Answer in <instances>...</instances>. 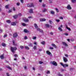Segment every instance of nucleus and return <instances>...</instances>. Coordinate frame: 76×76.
Instances as JSON below:
<instances>
[{
    "label": "nucleus",
    "instance_id": "52",
    "mask_svg": "<svg viewBox=\"0 0 76 76\" xmlns=\"http://www.w3.org/2000/svg\"><path fill=\"white\" fill-rule=\"evenodd\" d=\"M15 57H18V55L17 54H15L14 55Z\"/></svg>",
    "mask_w": 76,
    "mask_h": 76
},
{
    "label": "nucleus",
    "instance_id": "21",
    "mask_svg": "<svg viewBox=\"0 0 76 76\" xmlns=\"http://www.w3.org/2000/svg\"><path fill=\"white\" fill-rule=\"evenodd\" d=\"M45 27L46 28H49L50 26V25L48 24H46L45 25Z\"/></svg>",
    "mask_w": 76,
    "mask_h": 76
},
{
    "label": "nucleus",
    "instance_id": "27",
    "mask_svg": "<svg viewBox=\"0 0 76 76\" xmlns=\"http://www.w3.org/2000/svg\"><path fill=\"white\" fill-rule=\"evenodd\" d=\"M49 22L50 24H51V25H52V24H53V21H51V20H50L49 21Z\"/></svg>",
    "mask_w": 76,
    "mask_h": 76
},
{
    "label": "nucleus",
    "instance_id": "16",
    "mask_svg": "<svg viewBox=\"0 0 76 76\" xmlns=\"http://www.w3.org/2000/svg\"><path fill=\"white\" fill-rule=\"evenodd\" d=\"M24 32L25 33H28V32H29V31H28L26 29H24Z\"/></svg>",
    "mask_w": 76,
    "mask_h": 76
},
{
    "label": "nucleus",
    "instance_id": "29",
    "mask_svg": "<svg viewBox=\"0 0 76 76\" xmlns=\"http://www.w3.org/2000/svg\"><path fill=\"white\" fill-rule=\"evenodd\" d=\"M71 1L72 3H76V0H71Z\"/></svg>",
    "mask_w": 76,
    "mask_h": 76
},
{
    "label": "nucleus",
    "instance_id": "24",
    "mask_svg": "<svg viewBox=\"0 0 76 76\" xmlns=\"http://www.w3.org/2000/svg\"><path fill=\"white\" fill-rule=\"evenodd\" d=\"M25 48H26V50H29V48L27 46H26L25 47Z\"/></svg>",
    "mask_w": 76,
    "mask_h": 76
},
{
    "label": "nucleus",
    "instance_id": "32",
    "mask_svg": "<svg viewBox=\"0 0 76 76\" xmlns=\"http://www.w3.org/2000/svg\"><path fill=\"white\" fill-rule=\"evenodd\" d=\"M37 39V37H32L33 39Z\"/></svg>",
    "mask_w": 76,
    "mask_h": 76
},
{
    "label": "nucleus",
    "instance_id": "62",
    "mask_svg": "<svg viewBox=\"0 0 76 76\" xmlns=\"http://www.w3.org/2000/svg\"><path fill=\"white\" fill-rule=\"evenodd\" d=\"M33 70H35V68L34 67H33Z\"/></svg>",
    "mask_w": 76,
    "mask_h": 76
},
{
    "label": "nucleus",
    "instance_id": "13",
    "mask_svg": "<svg viewBox=\"0 0 76 76\" xmlns=\"http://www.w3.org/2000/svg\"><path fill=\"white\" fill-rule=\"evenodd\" d=\"M63 59H64V62H67V61L68 60H67V58H66L65 57H63Z\"/></svg>",
    "mask_w": 76,
    "mask_h": 76
},
{
    "label": "nucleus",
    "instance_id": "31",
    "mask_svg": "<svg viewBox=\"0 0 76 76\" xmlns=\"http://www.w3.org/2000/svg\"><path fill=\"white\" fill-rule=\"evenodd\" d=\"M2 45L3 47H6V44H5V43H3L2 44Z\"/></svg>",
    "mask_w": 76,
    "mask_h": 76
},
{
    "label": "nucleus",
    "instance_id": "59",
    "mask_svg": "<svg viewBox=\"0 0 76 76\" xmlns=\"http://www.w3.org/2000/svg\"><path fill=\"white\" fill-rule=\"evenodd\" d=\"M61 72H64V70L63 69H61Z\"/></svg>",
    "mask_w": 76,
    "mask_h": 76
},
{
    "label": "nucleus",
    "instance_id": "25",
    "mask_svg": "<svg viewBox=\"0 0 76 76\" xmlns=\"http://www.w3.org/2000/svg\"><path fill=\"white\" fill-rule=\"evenodd\" d=\"M0 57L1 59H3L4 58V56L3 55H1L0 56Z\"/></svg>",
    "mask_w": 76,
    "mask_h": 76
},
{
    "label": "nucleus",
    "instance_id": "26",
    "mask_svg": "<svg viewBox=\"0 0 76 76\" xmlns=\"http://www.w3.org/2000/svg\"><path fill=\"white\" fill-rule=\"evenodd\" d=\"M66 28H67V29H68V30H69V31H71V29H70V28L67 27V26L66 25Z\"/></svg>",
    "mask_w": 76,
    "mask_h": 76
},
{
    "label": "nucleus",
    "instance_id": "17",
    "mask_svg": "<svg viewBox=\"0 0 76 76\" xmlns=\"http://www.w3.org/2000/svg\"><path fill=\"white\" fill-rule=\"evenodd\" d=\"M29 11L30 13H33V10L32 9L29 10Z\"/></svg>",
    "mask_w": 76,
    "mask_h": 76
},
{
    "label": "nucleus",
    "instance_id": "4",
    "mask_svg": "<svg viewBox=\"0 0 76 76\" xmlns=\"http://www.w3.org/2000/svg\"><path fill=\"white\" fill-rule=\"evenodd\" d=\"M23 20L25 22H29V19L26 18H23Z\"/></svg>",
    "mask_w": 76,
    "mask_h": 76
},
{
    "label": "nucleus",
    "instance_id": "64",
    "mask_svg": "<svg viewBox=\"0 0 76 76\" xmlns=\"http://www.w3.org/2000/svg\"><path fill=\"white\" fill-rule=\"evenodd\" d=\"M42 6L43 7H45V4H44L42 5Z\"/></svg>",
    "mask_w": 76,
    "mask_h": 76
},
{
    "label": "nucleus",
    "instance_id": "18",
    "mask_svg": "<svg viewBox=\"0 0 76 76\" xmlns=\"http://www.w3.org/2000/svg\"><path fill=\"white\" fill-rule=\"evenodd\" d=\"M22 26H27V25L24 23H22Z\"/></svg>",
    "mask_w": 76,
    "mask_h": 76
},
{
    "label": "nucleus",
    "instance_id": "14",
    "mask_svg": "<svg viewBox=\"0 0 76 76\" xmlns=\"http://www.w3.org/2000/svg\"><path fill=\"white\" fill-rule=\"evenodd\" d=\"M11 25L12 26H16V23H15V22H12L11 23Z\"/></svg>",
    "mask_w": 76,
    "mask_h": 76
},
{
    "label": "nucleus",
    "instance_id": "55",
    "mask_svg": "<svg viewBox=\"0 0 76 76\" xmlns=\"http://www.w3.org/2000/svg\"><path fill=\"white\" fill-rule=\"evenodd\" d=\"M65 56L66 57H68V55H67V54H65Z\"/></svg>",
    "mask_w": 76,
    "mask_h": 76
},
{
    "label": "nucleus",
    "instance_id": "7",
    "mask_svg": "<svg viewBox=\"0 0 76 76\" xmlns=\"http://www.w3.org/2000/svg\"><path fill=\"white\" fill-rule=\"evenodd\" d=\"M63 28V25H61L60 26V27H59L58 28V30L60 31H63V30L62 29V28Z\"/></svg>",
    "mask_w": 76,
    "mask_h": 76
},
{
    "label": "nucleus",
    "instance_id": "36",
    "mask_svg": "<svg viewBox=\"0 0 76 76\" xmlns=\"http://www.w3.org/2000/svg\"><path fill=\"white\" fill-rule=\"evenodd\" d=\"M24 39H28V37H27V36H26L24 37Z\"/></svg>",
    "mask_w": 76,
    "mask_h": 76
},
{
    "label": "nucleus",
    "instance_id": "1",
    "mask_svg": "<svg viewBox=\"0 0 76 76\" xmlns=\"http://www.w3.org/2000/svg\"><path fill=\"white\" fill-rule=\"evenodd\" d=\"M11 51L13 53H15V51L17 50V48L15 47H11Z\"/></svg>",
    "mask_w": 76,
    "mask_h": 76
},
{
    "label": "nucleus",
    "instance_id": "57",
    "mask_svg": "<svg viewBox=\"0 0 76 76\" xmlns=\"http://www.w3.org/2000/svg\"><path fill=\"white\" fill-rule=\"evenodd\" d=\"M8 12L9 13H11V12H12V10H9Z\"/></svg>",
    "mask_w": 76,
    "mask_h": 76
},
{
    "label": "nucleus",
    "instance_id": "10",
    "mask_svg": "<svg viewBox=\"0 0 76 76\" xmlns=\"http://www.w3.org/2000/svg\"><path fill=\"white\" fill-rule=\"evenodd\" d=\"M67 9H68V10H71V9H72V7L70 6V5H68L67 6Z\"/></svg>",
    "mask_w": 76,
    "mask_h": 76
},
{
    "label": "nucleus",
    "instance_id": "33",
    "mask_svg": "<svg viewBox=\"0 0 76 76\" xmlns=\"http://www.w3.org/2000/svg\"><path fill=\"white\" fill-rule=\"evenodd\" d=\"M7 23H10L11 22L10 21V20H7Z\"/></svg>",
    "mask_w": 76,
    "mask_h": 76
},
{
    "label": "nucleus",
    "instance_id": "6",
    "mask_svg": "<svg viewBox=\"0 0 76 76\" xmlns=\"http://www.w3.org/2000/svg\"><path fill=\"white\" fill-rule=\"evenodd\" d=\"M46 53L47 54H48V55H49V56H52V54H51V53L49 51H47Z\"/></svg>",
    "mask_w": 76,
    "mask_h": 76
},
{
    "label": "nucleus",
    "instance_id": "58",
    "mask_svg": "<svg viewBox=\"0 0 76 76\" xmlns=\"http://www.w3.org/2000/svg\"><path fill=\"white\" fill-rule=\"evenodd\" d=\"M24 68L25 69H26V66H24Z\"/></svg>",
    "mask_w": 76,
    "mask_h": 76
},
{
    "label": "nucleus",
    "instance_id": "50",
    "mask_svg": "<svg viewBox=\"0 0 76 76\" xmlns=\"http://www.w3.org/2000/svg\"><path fill=\"white\" fill-rule=\"evenodd\" d=\"M16 4L17 6H19V5H20V3H17Z\"/></svg>",
    "mask_w": 76,
    "mask_h": 76
},
{
    "label": "nucleus",
    "instance_id": "51",
    "mask_svg": "<svg viewBox=\"0 0 76 76\" xmlns=\"http://www.w3.org/2000/svg\"><path fill=\"white\" fill-rule=\"evenodd\" d=\"M50 35H53V34H54L53 33V32H51L50 33Z\"/></svg>",
    "mask_w": 76,
    "mask_h": 76
},
{
    "label": "nucleus",
    "instance_id": "3",
    "mask_svg": "<svg viewBox=\"0 0 76 76\" xmlns=\"http://www.w3.org/2000/svg\"><path fill=\"white\" fill-rule=\"evenodd\" d=\"M60 64L61 66H63V67L65 68L67 67H68V64H64L63 63H60Z\"/></svg>",
    "mask_w": 76,
    "mask_h": 76
},
{
    "label": "nucleus",
    "instance_id": "40",
    "mask_svg": "<svg viewBox=\"0 0 76 76\" xmlns=\"http://www.w3.org/2000/svg\"><path fill=\"white\" fill-rule=\"evenodd\" d=\"M59 19H62V20L63 19V18L62 17H59Z\"/></svg>",
    "mask_w": 76,
    "mask_h": 76
},
{
    "label": "nucleus",
    "instance_id": "56",
    "mask_svg": "<svg viewBox=\"0 0 76 76\" xmlns=\"http://www.w3.org/2000/svg\"><path fill=\"white\" fill-rule=\"evenodd\" d=\"M13 10L14 11H15V10H16V9H15V7H13Z\"/></svg>",
    "mask_w": 76,
    "mask_h": 76
},
{
    "label": "nucleus",
    "instance_id": "49",
    "mask_svg": "<svg viewBox=\"0 0 76 76\" xmlns=\"http://www.w3.org/2000/svg\"><path fill=\"white\" fill-rule=\"evenodd\" d=\"M34 45H37V42H34Z\"/></svg>",
    "mask_w": 76,
    "mask_h": 76
},
{
    "label": "nucleus",
    "instance_id": "42",
    "mask_svg": "<svg viewBox=\"0 0 76 76\" xmlns=\"http://www.w3.org/2000/svg\"><path fill=\"white\" fill-rule=\"evenodd\" d=\"M29 46L30 47H32V46H33L32 44H31V43H30L29 44Z\"/></svg>",
    "mask_w": 76,
    "mask_h": 76
},
{
    "label": "nucleus",
    "instance_id": "61",
    "mask_svg": "<svg viewBox=\"0 0 76 76\" xmlns=\"http://www.w3.org/2000/svg\"><path fill=\"white\" fill-rule=\"evenodd\" d=\"M7 76H10L9 74V73H7Z\"/></svg>",
    "mask_w": 76,
    "mask_h": 76
},
{
    "label": "nucleus",
    "instance_id": "53",
    "mask_svg": "<svg viewBox=\"0 0 76 76\" xmlns=\"http://www.w3.org/2000/svg\"><path fill=\"white\" fill-rule=\"evenodd\" d=\"M20 1L22 3H23V0H20Z\"/></svg>",
    "mask_w": 76,
    "mask_h": 76
},
{
    "label": "nucleus",
    "instance_id": "35",
    "mask_svg": "<svg viewBox=\"0 0 76 76\" xmlns=\"http://www.w3.org/2000/svg\"><path fill=\"white\" fill-rule=\"evenodd\" d=\"M33 48L34 50H36V49H37V46H34V47Z\"/></svg>",
    "mask_w": 76,
    "mask_h": 76
},
{
    "label": "nucleus",
    "instance_id": "38",
    "mask_svg": "<svg viewBox=\"0 0 76 76\" xmlns=\"http://www.w3.org/2000/svg\"><path fill=\"white\" fill-rule=\"evenodd\" d=\"M46 73L47 74H50V71H48L46 72Z\"/></svg>",
    "mask_w": 76,
    "mask_h": 76
},
{
    "label": "nucleus",
    "instance_id": "34",
    "mask_svg": "<svg viewBox=\"0 0 76 76\" xmlns=\"http://www.w3.org/2000/svg\"><path fill=\"white\" fill-rule=\"evenodd\" d=\"M58 76H63V75L60 74V73H58Z\"/></svg>",
    "mask_w": 76,
    "mask_h": 76
},
{
    "label": "nucleus",
    "instance_id": "9",
    "mask_svg": "<svg viewBox=\"0 0 76 76\" xmlns=\"http://www.w3.org/2000/svg\"><path fill=\"white\" fill-rule=\"evenodd\" d=\"M62 44L65 47H68V45L65 42H62Z\"/></svg>",
    "mask_w": 76,
    "mask_h": 76
},
{
    "label": "nucleus",
    "instance_id": "30",
    "mask_svg": "<svg viewBox=\"0 0 76 76\" xmlns=\"http://www.w3.org/2000/svg\"><path fill=\"white\" fill-rule=\"evenodd\" d=\"M9 5H7L5 6V8H6V9H8V8H9Z\"/></svg>",
    "mask_w": 76,
    "mask_h": 76
},
{
    "label": "nucleus",
    "instance_id": "60",
    "mask_svg": "<svg viewBox=\"0 0 76 76\" xmlns=\"http://www.w3.org/2000/svg\"><path fill=\"white\" fill-rule=\"evenodd\" d=\"M42 0H39V1L40 3H41V2H42Z\"/></svg>",
    "mask_w": 76,
    "mask_h": 76
},
{
    "label": "nucleus",
    "instance_id": "12",
    "mask_svg": "<svg viewBox=\"0 0 76 76\" xmlns=\"http://www.w3.org/2000/svg\"><path fill=\"white\" fill-rule=\"evenodd\" d=\"M45 20H46V19L45 18H41L40 19V21L41 22H44Z\"/></svg>",
    "mask_w": 76,
    "mask_h": 76
},
{
    "label": "nucleus",
    "instance_id": "19",
    "mask_svg": "<svg viewBox=\"0 0 76 76\" xmlns=\"http://www.w3.org/2000/svg\"><path fill=\"white\" fill-rule=\"evenodd\" d=\"M50 14H52V15H54V13H55L54 12V11H51L50 12Z\"/></svg>",
    "mask_w": 76,
    "mask_h": 76
},
{
    "label": "nucleus",
    "instance_id": "28",
    "mask_svg": "<svg viewBox=\"0 0 76 76\" xmlns=\"http://www.w3.org/2000/svg\"><path fill=\"white\" fill-rule=\"evenodd\" d=\"M42 11L43 12H46V11H47V10L46 9H44L43 10H42Z\"/></svg>",
    "mask_w": 76,
    "mask_h": 76
},
{
    "label": "nucleus",
    "instance_id": "46",
    "mask_svg": "<svg viewBox=\"0 0 76 76\" xmlns=\"http://www.w3.org/2000/svg\"><path fill=\"white\" fill-rule=\"evenodd\" d=\"M7 67V68L9 69H10V70H12V68H11V67H10L9 66H8Z\"/></svg>",
    "mask_w": 76,
    "mask_h": 76
},
{
    "label": "nucleus",
    "instance_id": "47",
    "mask_svg": "<svg viewBox=\"0 0 76 76\" xmlns=\"http://www.w3.org/2000/svg\"><path fill=\"white\" fill-rule=\"evenodd\" d=\"M64 35H66V36H67L69 35V34H68V33H65L64 34Z\"/></svg>",
    "mask_w": 76,
    "mask_h": 76
},
{
    "label": "nucleus",
    "instance_id": "44",
    "mask_svg": "<svg viewBox=\"0 0 76 76\" xmlns=\"http://www.w3.org/2000/svg\"><path fill=\"white\" fill-rule=\"evenodd\" d=\"M49 48L50 50H53V49H54V48H53L52 47H50Z\"/></svg>",
    "mask_w": 76,
    "mask_h": 76
},
{
    "label": "nucleus",
    "instance_id": "20",
    "mask_svg": "<svg viewBox=\"0 0 76 76\" xmlns=\"http://www.w3.org/2000/svg\"><path fill=\"white\" fill-rule=\"evenodd\" d=\"M13 17L15 19H16V18L18 17V15H15Z\"/></svg>",
    "mask_w": 76,
    "mask_h": 76
},
{
    "label": "nucleus",
    "instance_id": "5",
    "mask_svg": "<svg viewBox=\"0 0 76 76\" xmlns=\"http://www.w3.org/2000/svg\"><path fill=\"white\" fill-rule=\"evenodd\" d=\"M27 6L28 7H34V4H33V3L28 4L27 5Z\"/></svg>",
    "mask_w": 76,
    "mask_h": 76
},
{
    "label": "nucleus",
    "instance_id": "2",
    "mask_svg": "<svg viewBox=\"0 0 76 76\" xmlns=\"http://www.w3.org/2000/svg\"><path fill=\"white\" fill-rule=\"evenodd\" d=\"M34 26L35 28L37 29V31H39V32H41V30H40V29L38 28V26H37V24H34Z\"/></svg>",
    "mask_w": 76,
    "mask_h": 76
},
{
    "label": "nucleus",
    "instance_id": "23",
    "mask_svg": "<svg viewBox=\"0 0 76 76\" xmlns=\"http://www.w3.org/2000/svg\"><path fill=\"white\" fill-rule=\"evenodd\" d=\"M41 44L42 45H45V42L44 41H43L41 42Z\"/></svg>",
    "mask_w": 76,
    "mask_h": 76
},
{
    "label": "nucleus",
    "instance_id": "11",
    "mask_svg": "<svg viewBox=\"0 0 76 76\" xmlns=\"http://www.w3.org/2000/svg\"><path fill=\"white\" fill-rule=\"evenodd\" d=\"M18 36V34H17V33H15L13 34V37L14 38H16V37H17Z\"/></svg>",
    "mask_w": 76,
    "mask_h": 76
},
{
    "label": "nucleus",
    "instance_id": "15",
    "mask_svg": "<svg viewBox=\"0 0 76 76\" xmlns=\"http://www.w3.org/2000/svg\"><path fill=\"white\" fill-rule=\"evenodd\" d=\"M12 42L13 43V45H14V46H16V45H17L16 42L15 41H12Z\"/></svg>",
    "mask_w": 76,
    "mask_h": 76
},
{
    "label": "nucleus",
    "instance_id": "8",
    "mask_svg": "<svg viewBox=\"0 0 76 76\" xmlns=\"http://www.w3.org/2000/svg\"><path fill=\"white\" fill-rule=\"evenodd\" d=\"M52 63L54 66H57V64L55 61H53L52 62Z\"/></svg>",
    "mask_w": 76,
    "mask_h": 76
},
{
    "label": "nucleus",
    "instance_id": "43",
    "mask_svg": "<svg viewBox=\"0 0 76 76\" xmlns=\"http://www.w3.org/2000/svg\"><path fill=\"white\" fill-rule=\"evenodd\" d=\"M55 10H56V12H58V9H57V8H56Z\"/></svg>",
    "mask_w": 76,
    "mask_h": 76
},
{
    "label": "nucleus",
    "instance_id": "41",
    "mask_svg": "<svg viewBox=\"0 0 76 76\" xmlns=\"http://www.w3.org/2000/svg\"><path fill=\"white\" fill-rule=\"evenodd\" d=\"M39 64H42V63H43V62L42 61H39Z\"/></svg>",
    "mask_w": 76,
    "mask_h": 76
},
{
    "label": "nucleus",
    "instance_id": "54",
    "mask_svg": "<svg viewBox=\"0 0 76 76\" xmlns=\"http://www.w3.org/2000/svg\"><path fill=\"white\" fill-rule=\"evenodd\" d=\"M49 1L50 3H51L53 2H52V1H51V0H49Z\"/></svg>",
    "mask_w": 76,
    "mask_h": 76
},
{
    "label": "nucleus",
    "instance_id": "48",
    "mask_svg": "<svg viewBox=\"0 0 76 76\" xmlns=\"http://www.w3.org/2000/svg\"><path fill=\"white\" fill-rule=\"evenodd\" d=\"M20 48L21 49H23V48L24 47H23V46H20Z\"/></svg>",
    "mask_w": 76,
    "mask_h": 76
},
{
    "label": "nucleus",
    "instance_id": "37",
    "mask_svg": "<svg viewBox=\"0 0 76 76\" xmlns=\"http://www.w3.org/2000/svg\"><path fill=\"white\" fill-rule=\"evenodd\" d=\"M56 22H59L60 21V20L59 19H57L56 20Z\"/></svg>",
    "mask_w": 76,
    "mask_h": 76
},
{
    "label": "nucleus",
    "instance_id": "45",
    "mask_svg": "<svg viewBox=\"0 0 76 76\" xmlns=\"http://www.w3.org/2000/svg\"><path fill=\"white\" fill-rule=\"evenodd\" d=\"M7 34H5L4 35V38H6V37H7Z\"/></svg>",
    "mask_w": 76,
    "mask_h": 76
},
{
    "label": "nucleus",
    "instance_id": "22",
    "mask_svg": "<svg viewBox=\"0 0 76 76\" xmlns=\"http://www.w3.org/2000/svg\"><path fill=\"white\" fill-rule=\"evenodd\" d=\"M52 46H53V47H55V48H57V46H56V45H55V44H52Z\"/></svg>",
    "mask_w": 76,
    "mask_h": 76
},
{
    "label": "nucleus",
    "instance_id": "63",
    "mask_svg": "<svg viewBox=\"0 0 76 76\" xmlns=\"http://www.w3.org/2000/svg\"><path fill=\"white\" fill-rule=\"evenodd\" d=\"M28 18L29 19H30V18H32V17H31V16H29V17H28Z\"/></svg>",
    "mask_w": 76,
    "mask_h": 76
},
{
    "label": "nucleus",
    "instance_id": "39",
    "mask_svg": "<svg viewBox=\"0 0 76 76\" xmlns=\"http://www.w3.org/2000/svg\"><path fill=\"white\" fill-rule=\"evenodd\" d=\"M18 16H22V14L20 13L18 15Z\"/></svg>",
    "mask_w": 76,
    "mask_h": 76
}]
</instances>
